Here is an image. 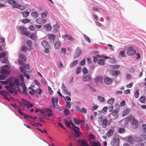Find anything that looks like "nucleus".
Listing matches in <instances>:
<instances>
[{"label":"nucleus","instance_id":"38","mask_svg":"<svg viewBox=\"0 0 146 146\" xmlns=\"http://www.w3.org/2000/svg\"><path fill=\"white\" fill-rule=\"evenodd\" d=\"M44 28L47 31H49L51 29V27L50 25H45Z\"/></svg>","mask_w":146,"mask_h":146},{"label":"nucleus","instance_id":"44","mask_svg":"<svg viewBox=\"0 0 146 146\" xmlns=\"http://www.w3.org/2000/svg\"><path fill=\"white\" fill-rule=\"evenodd\" d=\"M31 15L35 18H36L38 16V13L35 12H33L31 13Z\"/></svg>","mask_w":146,"mask_h":146},{"label":"nucleus","instance_id":"18","mask_svg":"<svg viewBox=\"0 0 146 146\" xmlns=\"http://www.w3.org/2000/svg\"><path fill=\"white\" fill-rule=\"evenodd\" d=\"M47 36L50 42H53L55 38V36L53 34H48Z\"/></svg>","mask_w":146,"mask_h":146},{"label":"nucleus","instance_id":"32","mask_svg":"<svg viewBox=\"0 0 146 146\" xmlns=\"http://www.w3.org/2000/svg\"><path fill=\"white\" fill-rule=\"evenodd\" d=\"M83 80L84 81H90L91 80V78L90 77L86 76H84L82 77Z\"/></svg>","mask_w":146,"mask_h":146},{"label":"nucleus","instance_id":"27","mask_svg":"<svg viewBox=\"0 0 146 146\" xmlns=\"http://www.w3.org/2000/svg\"><path fill=\"white\" fill-rule=\"evenodd\" d=\"M29 37L33 40H35L37 36L36 34L32 33L29 35Z\"/></svg>","mask_w":146,"mask_h":146},{"label":"nucleus","instance_id":"48","mask_svg":"<svg viewBox=\"0 0 146 146\" xmlns=\"http://www.w3.org/2000/svg\"><path fill=\"white\" fill-rule=\"evenodd\" d=\"M27 44L29 47L31 48L32 47V43L31 40H27Z\"/></svg>","mask_w":146,"mask_h":146},{"label":"nucleus","instance_id":"16","mask_svg":"<svg viewBox=\"0 0 146 146\" xmlns=\"http://www.w3.org/2000/svg\"><path fill=\"white\" fill-rule=\"evenodd\" d=\"M13 7H14V8H18L21 10H24L26 8V7L25 5H21L20 4L17 3V5H16L15 6H14Z\"/></svg>","mask_w":146,"mask_h":146},{"label":"nucleus","instance_id":"40","mask_svg":"<svg viewBox=\"0 0 146 146\" xmlns=\"http://www.w3.org/2000/svg\"><path fill=\"white\" fill-rule=\"evenodd\" d=\"M18 111L25 118H26L27 115L24 113L21 112V111L19 108H18Z\"/></svg>","mask_w":146,"mask_h":146},{"label":"nucleus","instance_id":"8","mask_svg":"<svg viewBox=\"0 0 146 146\" xmlns=\"http://www.w3.org/2000/svg\"><path fill=\"white\" fill-rule=\"evenodd\" d=\"M19 63L21 65H23L24 64L23 62L26 60V57L25 55L21 54L19 56Z\"/></svg>","mask_w":146,"mask_h":146},{"label":"nucleus","instance_id":"4","mask_svg":"<svg viewBox=\"0 0 146 146\" xmlns=\"http://www.w3.org/2000/svg\"><path fill=\"white\" fill-rule=\"evenodd\" d=\"M82 52V51L81 49L79 47H78L74 52V59H75L78 57L81 54Z\"/></svg>","mask_w":146,"mask_h":146},{"label":"nucleus","instance_id":"39","mask_svg":"<svg viewBox=\"0 0 146 146\" xmlns=\"http://www.w3.org/2000/svg\"><path fill=\"white\" fill-rule=\"evenodd\" d=\"M129 113V110L127 109L125 110L123 112L122 116H124L127 115Z\"/></svg>","mask_w":146,"mask_h":146},{"label":"nucleus","instance_id":"57","mask_svg":"<svg viewBox=\"0 0 146 146\" xmlns=\"http://www.w3.org/2000/svg\"><path fill=\"white\" fill-rule=\"evenodd\" d=\"M139 95V93L138 90H137L135 93V97L136 98H137Z\"/></svg>","mask_w":146,"mask_h":146},{"label":"nucleus","instance_id":"23","mask_svg":"<svg viewBox=\"0 0 146 146\" xmlns=\"http://www.w3.org/2000/svg\"><path fill=\"white\" fill-rule=\"evenodd\" d=\"M1 72L3 74H8L10 72L9 70V68H3L1 70Z\"/></svg>","mask_w":146,"mask_h":146},{"label":"nucleus","instance_id":"25","mask_svg":"<svg viewBox=\"0 0 146 146\" xmlns=\"http://www.w3.org/2000/svg\"><path fill=\"white\" fill-rule=\"evenodd\" d=\"M78 62L77 60H75L71 62L70 65V67L72 68L73 67L76 66Z\"/></svg>","mask_w":146,"mask_h":146},{"label":"nucleus","instance_id":"17","mask_svg":"<svg viewBox=\"0 0 146 146\" xmlns=\"http://www.w3.org/2000/svg\"><path fill=\"white\" fill-rule=\"evenodd\" d=\"M127 142L130 144H133L134 143L133 137L131 135H129L127 137Z\"/></svg>","mask_w":146,"mask_h":146},{"label":"nucleus","instance_id":"62","mask_svg":"<svg viewBox=\"0 0 146 146\" xmlns=\"http://www.w3.org/2000/svg\"><path fill=\"white\" fill-rule=\"evenodd\" d=\"M5 53L1 52L0 53V58H5Z\"/></svg>","mask_w":146,"mask_h":146},{"label":"nucleus","instance_id":"64","mask_svg":"<svg viewBox=\"0 0 146 146\" xmlns=\"http://www.w3.org/2000/svg\"><path fill=\"white\" fill-rule=\"evenodd\" d=\"M85 62L86 59L84 58L80 62L79 64L80 65L82 66L84 64H85Z\"/></svg>","mask_w":146,"mask_h":146},{"label":"nucleus","instance_id":"21","mask_svg":"<svg viewBox=\"0 0 146 146\" xmlns=\"http://www.w3.org/2000/svg\"><path fill=\"white\" fill-rule=\"evenodd\" d=\"M61 43L60 41H56L54 44V46L56 49H59L61 46Z\"/></svg>","mask_w":146,"mask_h":146},{"label":"nucleus","instance_id":"12","mask_svg":"<svg viewBox=\"0 0 146 146\" xmlns=\"http://www.w3.org/2000/svg\"><path fill=\"white\" fill-rule=\"evenodd\" d=\"M110 74L112 76H115L116 78L120 73V72L118 70H111L110 72Z\"/></svg>","mask_w":146,"mask_h":146},{"label":"nucleus","instance_id":"37","mask_svg":"<svg viewBox=\"0 0 146 146\" xmlns=\"http://www.w3.org/2000/svg\"><path fill=\"white\" fill-rule=\"evenodd\" d=\"M75 136L74 134L72 133L69 135V137L71 140L74 141L75 140Z\"/></svg>","mask_w":146,"mask_h":146},{"label":"nucleus","instance_id":"50","mask_svg":"<svg viewBox=\"0 0 146 146\" xmlns=\"http://www.w3.org/2000/svg\"><path fill=\"white\" fill-rule=\"evenodd\" d=\"M84 38L89 43L91 42V40L89 37L88 36L85 35H84Z\"/></svg>","mask_w":146,"mask_h":146},{"label":"nucleus","instance_id":"15","mask_svg":"<svg viewBox=\"0 0 146 146\" xmlns=\"http://www.w3.org/2000/svg\"><path fill=\"white\" fill-rule=\"evenodd\" d=\"M34 88V86L33 85H31L29 88V90H31V91H29V94L31 95H33L36 92V90L33 89Z\"/></svg>","mask_w":146,"mask_h":146},{"label":"nucleus","instance_id":"36","mask_svg":"<svg viewBox=\"0 0 146 146\" xmlns=\"http://www.w3.org/2000/svg\"><path fill=\"white\" fill-rule=\"evenodd\" d=\"M98 100L101 102H103L105 101V98L104 97L100 96H98L97 97Z\"/></svg>","mask_w":146,"mask_h":146},{"label":"nucleus","instance_id":"1","mask_svg":"<svg viewBox=\"0 0 146 146\" xmlns=\"http://www.w3.org/2000/svg\"><path fill=\"white\" fill-rule=\"evenodd\" d=\"M130 123L133 128L135 129L137 128L138 126V122L132 116V118L131 119Z\"/></svg>","mask_w":146,"mask_h":146},{"label":"nucleus","instance_id":"30","mask_svg":"<svg viewBox=\"0 0 146 146\" xmlns=\"http://www.w3.org/2000/svg\"><path fill=\"white\" fill-rule=\"evenodd\" d=\"M113 134V131L112 129H110L109 130L107 133L106 135L107 136L110 137L112 136Z\"/></svg>","mask_w":146,"mask_h":146},{"label":"nucleus","instance_id":"58","mask_svg":"<svg viewBox=\"0 0 146 146\" xmlns=\"http://www.w3.org/2000/svg\"><path fill=\"white\" fill-rule=\"evenodd\" d=\"M53 27L56 30L60 28V25L58 24H56L54 25Z\"/></svg>","mask_w":146,"mask_h":146},{"label":"nucleus","instance_id":"5","mask_svg":"<svg viewBox=\"0 0 146 146\" xmlns=\"http://www.w3.org/2000/svg\"><path fill=\"white\" fill-rule=\"evenodd\" d=\"M94 82L97 85L103 83V80L102 76H98L96 77L94 79Z\"/></svg>","mask_w":146,"mask_h":146},{"label":"nucleus","instance_id":"56","mask_svg":"<svg viewBox=\"0 0 146 146\" xmlns=\"http://www.w3.org/2000/svg\"><path fill=\"white\" fill-rule=\"evenodd\" d=\"M21 50L23 52H25L27 50V48L25 46H23L21 48Z\"/></svg>","mask_w":146,"mask_h":146},{"label":"nucleus","instance_id":"13","mask_svg":"<svg viewBox=\"0 0 146 146\" xmlns=\"http://www.w3.org/2000/svg\"><path fill=\"white\" fill-rule=\"evenodd\" d=\"M42 46L44 48H50L48 42L45 40H43L41 42Z\"/></svg>","mask_w":146,"mask_h":146},{"label":"nucleus","instance_id":"34","mask_svg":"<svg viewBox=\"0 0 146 146\" xmlns=\"http://www.w3.org/2000/svg\"><path fill=\"white\" fill-rule=\"evenodd\" d=\"M107 121L106 119H104L102 121V127H103L106 128L107 126Z\"/></svg>","mask_w":146,"mask_h":146},{"label":"nucleus","instance_id":"61","mask_svg":"<svg viewBox=\"0 0 146 146\" xmlns=\"http://www.w3.org/2000/svg\"><path fill=\"white\" fill-rule=\"evenodd\" d=\"M82 72L84 74H86L88 73L87 70L85 67L84 68H83Z\"/></svg>","mask_w":146,"mask_h":146},{"label":"nucleus","instance_id":"11","mask_svg":"<svg viewBox=\"0 0 146 146\" xmlns=\"http://www.w3.org/2000/svg\"><path fill=\"white\" fill-rule=\"evenodd\" d=\"M104 81L106 84L110 85L112 82L113 80L108 77H106L104 78Z\"/></svg>","mask_w":146,"mask_h":146},{"label":"nucleus","instance_id":"49","mask_svg":"<svg viewBox=\"0 0 146 146\" xmlns=\"http://www.w3.org/2000/svg\"><path fill=\"white\" fill-rule=\"evenodd\" d=\"M30 20L28 19H25L22 21V22L23 23H26L30 22Z\"/></svg>","mask_w":146,"mask_h":146},{"label":"nucleus","instance_id":"31","mask_svg":"<svg viewBox=\"0 0 146 146\" xmlns=\"http://www.w3.org/2000/svg\"><path fill=\"white\" fill-rule=\"evenodd\" d=\"M115 100L113 98H111L109 99L107 101V103L108 104L110 105L113 104Z\"/></svg>","mask_w":146,"mask_h":146},{"label":"nucleus","instance_id":"42","mask_svg":"<svg viewBox=\"0 0 146 146\" xmlns=\"http://www.w3.org/2000/svg\"><path fill=\"white\" fill-rule=\"evenodd\" d=\"M90 143L91 144V146H99L100 145V143L98 142H95L93 141L92 142H90Z\"/></svg>","mask_w":146,"mask_h":146},{"label":"nucleus","instance_id":"29","mask_svg":"<svg viewBox=\"0 0 146 146\" xmlns=\"http://www.w3.org/2000/svg\"><path fill=\"white\" fill-rule=\"evenodd\" d=\"M5 88L7 89V90L11 93H13L14 92L15 90L14 88L12 87H9L8 86H6Z\"/></svg>","mask_w":146,"mask_h":146},{"label":"nucleus","instance_id":"2","mask_svg":"<svg viewBox=\"0 0 146 146\" xmlns=\"http://www.w3.org/2000/svg\"><path fill=\"white\" fill-rule=\"evenodd\" d=\"M18 29L21 31L22 35L24 34L26 36H27L29 34V32L26 31V28L25 27H20L18 28Z\"/></svg>","mask_w":146,"mask_h":146},{"label":"nucleus","instance_id":"20","mask_svg":"<svg viewBox=\"0 0 146 146\" xmlns=\"http://www.w3.org/2000/svg\"><path fill=\"white\" fill-rule=\"evenodd\" d=\"M80 142L82 144V146H90L87 144V141L85 139H83L82 140H79L78 142L79 143Z\"/></svg>","mask_w":146,"mask_h":146},{"label":"nucleus","instance_id":"22","mask_svg":"<svg viewBox=\"0 0 146 146\" xmlns=\"http://www.w3.org/2000/svg\"><path fill=\"white\" fill-rule=\"evenodd\" d=\"M77 110L80 112L86 113H87V110L83 107L81 109L78 107L77 108Z\"/></svg>","mask_w":146,"mask_h":146},{"label":"nucleus","instance_id":"9","mask_svg":"<svg viewBox=\"0 0 146 146\" xmlns=\"http://www.w3.org/2000/svg\"><path fill=\"white\" fill-rule=\"evenodd\" d=\"M62 89L64 92L65 93L70 96L71 95V93L69 92L67 87L66 86L64 83H62Z\"/></svg>","mask_w":146,"mask_h":146},{"label":"nucleus","instance_id":"35","mask_svg":"<svg viewBox=\"0 0 146 146\" xmlns=\"http://www.w3.org/2000/svg\"><path fill=\"white\" fill-rule=\"evenodd\" d=\"M73 120L75 123L76 125H78L82 122L81 120H78L75 117L74 118Z\"/></svg>","mask_w":146,"mask_h":146},{"label":"nucleus","instance_id":"19","mask_svg":"<svg viewBox=\"0 0 146 146\" xmlns=\"http://www.w3.org/2000/svg\"><path fill=\"white\" fill-rule=\"evenodd\" d=\"M72 129L74 132L75 136H76V137H80V135L82 134V133L78 131L74 127H72Z\"/></svg>","mask_w":146,"mask_h":146},{"label":"nucleus","instance_id":"28","mask_svg":"<svg viewBox=\"0 0 146 146\" xmlns=\"http://www.w3.org/2000/svg\"><path fill=\"white\" fill-rule=\"evenodd\" d=\"M8 3L12 5V7L13 8H14L13 7L14 6H15L17 4V2L14 0H9L8 1Z\"/></svg>","mask_w":146,"mask_h":146},{"label":"nucleus","instance_id":"60","mask_svg":"<svg viewBox=\"0 0 146 146\" xmlns=\"http://www.w3.org/2000/svg\"><path fill=\"white\" fill-rule=\"evenodd\" d=\"M48 13V12H46L45 13H42L41 17L43 18H44L46 17L47 14Z\"/></svg>","mask_w":146,"mask_h":146},{"label":"nucleus","instance_id":"43","mask_svg":"<svg viewBox=\"0 0 146 146\" xmlns=\"http://www.w3.org/2000/svg\"><path fill=\"white\" fill-rule=\"evenodd\" d=\"M118 112L117 110H113L111 113V114L114 117H118L117 114Z\"/></svg>","mask_w":146,"mask_h":146},{"label":"nucleus","instance_id":"24","mask_svg":"<svg viewBox=\"0 0 146 146\" xmlns=\"http://www.w3.org/2000/svg\"><path fill=\"white\" fill-rule=\"evenodd\" d=\"M131 118H132V116L131 115L127 117L125 119V124L126 125L129 123V121H131Z\"/></svg>","mask_w":146,"mask_h":146},{"label":"nucleus","instance_id":"14","mask_svg":"<svg viewBox=\"0 0 146 146\" xmlns=\"http://www.w3.org/2000/svg\"><path fill=\"white\" fill-rule=\"evenodd\" d=\"M36 21L37 23L40 24H44L46 21L45 19L40 18L37 19H36Z\"/></svg>","mask_w":146,"mask_h":146},{"label":"nucleus","instance_id":"46","mask_svg":"<svg viewBox=\"0 0 146 146\" xmlns=\"http://www.w3.org/2000/svg\"><path fill=\"white\" fill-rule=\"evenodd\" d=\"M142 131L145 133H146V124H143L142 125Z\"/></svg>","mask_w":146,"mask_h":146},{"label":"nucleus","instance_id":"41","mask_svg":"<svg viewBox=\"0 0 146 146\" xmlns=\"http://www.w3.org/2000/svg\"><path fill=\"white\" fill-rule=\"evenodd\" d=\"M98 63L100 65H104L105 64V60L103 59H100L98 61Z\"/></svg>","mask_w":146,"mask_h":146},{"label":"nucleus","instance_id":"7","mask_svg":"<svg viewBox=\"0 0 146 146\" xmlns=\"http://www.w3.org/2000/svg\"><path fill=\"white\" fill-rule=\"evenodd\" d=\"M21 101L24 105L27 106V108L28 109L29 108H32L33 106L32 104H31L29 102L26 101L24 99H22L21 100Z\"/></svg>","mask_w":146,"mask_h":146},{"label":"nucleus","instance_id":"52","mask_svg":"<svg viewBox=\"0 0 146 146\" xmlns=\"http://www.w3.org/2000/svg\"><path fill=\"white\" fill-rule=\"evenodd\" d=\"M108 108L107 107H104L102 109V112L103 113L105 114L108 110Z\"/></svg>","mask_w":146,"mask_h":146},{"label":"nucleus","instance_id":"54","mask_svg":"<svg viewBox=\"0 0 146 146\" xmlns=\"http://www.w3.org/2000/svg\"><path fill=\"white\" fill-rule=\"evenodd\" d=\"M118 131L120 133H123L125 132V129L123 128H120L119 129Z\"/></svg>","mask_w":146,"mask_h":146},{"label":"nucleus","instance_id":"63","mask_svg":"<svg viewBox=\"0 0 146 146\" xmlns=\"http://www.w3.org/2000/svg\"><path fill=\"white\" fill-rule=\"evenodd\" d=\"M21 71L23 73H25L27 72V71L24 68L23 66H21L20 67Z\"/></svg>","mask_w":146,"mask_h":146},{"label":"nucleus","instance_id":"45","mask_svg":"<svg viewBox=\"0 0 146 146\" xmlns=\"http://www.w3.org/2000/svg\"><path fill=\"white\" fill-rule=\"evenodd\" d=\"M81 69V67L80 66H78L77 67L76 69L77 74H79L80 72Z\"/></svg>","mask_w":146,"mask_h":146},{"label":"nucleus","instance_id":"6","mask_svg":"<svg viewBox=\"0 0 146 146\" xmlns=\"http://www.w3.org/2000/svg\"><path fill=\"white\" fill-rule=\"evenodd\" d=\"M135 50H134L132 47L130 46L128 49L127 54L128 55H134L136 52Z\"/></svg>","mask_w":146,"mask_h":146},{"label":"nucleus","instance_id":"33","mask_svg":"<svg viewBox=\"0 0 146 146\" xmlns=\"http://www.w3.org/2000/svg\"><path fill=\"white\" fill-rule=\"evenodd\" d=\"M21 13L24 17L26 18L29 15V12L26 11L22 12Z\"/></svg>","mask_w":146,"mask_h":146},{"label":"nucleus","instance_id":"55","mask_svg":"<svg viewBox=\"0 0 146 146\" xmlns=\"http://www.w3.org/2000/svg\"><path fill=\"white\" fill-rule=\"evenodd\" d=\"M134 142H140L141 141V138L139 137H135L134 138Z\"/></svg>","mask_w":146,"mask_h":146},{"label":"nucleus","instance_id":"10","mask_svg":"<svg viewBox=\"0 0 146 146\" xmlns=\"http://www.w3.org/2000/svg\"><path fill=\"white\" fill-rule=\"evenodd\" d=\"M62 37L65 40H68L71 41H74L73 38L68 34H65L64 35H63Z\"/></svg>","mask_w":146,"mask_h":146},{"label":"nucleus","instance_id":"3","mask_svg":"<svg viewBox=\"0 0 146 146\" xmlns=\"http://www.w3.org/2000/svg\"><path fill=\"white\" fill-rule=\"evenodd\" d=\"M52 108H56V109L58 108V107L57 104H55V103L57 104L58 102V98L56 97L54 98V97L52 98Z\"/></svg>","mask_w":146,"mask_h":146},{"label":"nucleus","instance_id":"47","mask_svg":"<svg viewBox=\"0 0 146 146\" xmlns=\"http://www.w3.org/2000/svg\"><path fill=\"white\" fill-rule=\"evenodd\" d=\"M145 98L144 96H141L139 99V101L142 103L145 102Z\"/></svg>","mask_w":146,"mask_h":146},{"label":"nucleus","instance_id":"26","mask_svg":"<svg viewBox=\"0 0 146 146\" xmlns=\"http://www.w3.org/2000/svg\"><path fill=\"white\" fill-rule=\"evenodd\" d=\"M21 86L23 88L22 92L25 94H27L26 87L25 84H21Z\"/></svg>","mask_w":146,"mask_h":146},{"label":"nucleus","instance_id":"59","mask_svg":"<svg viewBox=\"0 0 146 146\" xmlns=\"http://www.w3.org/2000/svg\"><path fill=\"white\" fill-rule=\"evenodd\" d=\"M64 121L66 126L68 127H70L71 125V123L66 120H65Z\"/></svg>","mask_w":146,"mask_h":146},{"label":"nucleus","instance_id":"51","mask_svg":"<svg viewBox=\"0 0 146 146\" xmlns=\"http://www.w3.org/2000/svg\"><path fill=\"white\" fill-rule=\"evenodd\" d=\"M29 29L31 31H34L35 29V27L32 25H31L29 27Z\"/></svg>","mask_w":146,"mask_h":146},{"label":"nucleus","instance_id":"53","mask_svg":"<svg viewBox=\"0 0 146 146\" xmlns=\"http://www.w3.org/2000/svg\"><path fill=\"white\" fill-rule=\"evenodd\" d=\"M116 139L114 137L113 138L111 141V144L112 145L114 146L115 145L116 143Z\"/></svg>","mask_w":146,"mask_h":146}]
</instances>
